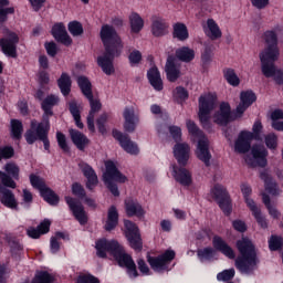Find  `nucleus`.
<instances>
[{"mask_svg":"<svg viewBox=\"0 0 283 283\" xmlns=\"http://www.w3.org/2000/svg\"><path fill=\"white\" fill-rule=\"evenodd\" d=\"M125 209L127 216H129L130 218L134 216H136L137 218H143V216H145V210L143 209V206H140V203H138L134 199L125 200Z\"/></svg>","mask_w":283,"mask_h":283,"instance_id":"nucleus-32","label":"nucleus"},{"mask_svg":"<svg viewBox=\"0 0 283 283\" xmlns=\"http://www.w3.org/2000/svg\"><path fill=\"white\" fill-rule=\"evenodd\" d=\"M212 119L217 125H228L231 120L238 119V117H235V112L231 114V105L223 102L220 104L219 109L214 112Z\"/></svg>","mask_w":283,"mask_h":283,"instance_id":"nucleus-11","label":"nucleus"},{"mask_svg":"<svg viewBox=\"0 0 283 283\" xmlns=\"http://www.w3.org/2000/svg\"><path fill=\"white\" fill-rule=\"evenodd\" d=\"M19 44V35L8 29L3 30V38L0 39V46L7 56H17V45Z\"/></svg>","mask_w":283,"mask_h":283,"instance_id":"nucleus-8","label":"nucleus"},{"mask_svg":"<svg viewBox=\"0 0 283 283\" xmlns=\"http://www.w3.org/2000/svg\"><path fill=\"white\" fill-rule=\"evenodd\" d=\"M118 226V209L112 206L107 212V220L105 223L106 231H113Z\"/></svg>","mask_w":283,"mask_h":283,"instance_id":"nucleus-36","label":"nucleus"},{"mask_svg":"<svg viewBox=\"0 0 283 283\" xmlns=\"http://www.w3.org/2000/svg\"><path fill=\"white\" fill-rule=\"evenodd\" d=\"M282 25H276L272 30L265 31L263 34L266 48H277V34H282Z\"/></svg>","mask_w":283,"mask_h":283,"instance_id":"nucleus-33","label":"nucleus"},{"mask_svg":"<svg viewBox=\"0 0 283 283\" xmlns=\"http://www.w3.org/2000/svg\"><path fill=\"white\" fill-rule=\"evenodd\" d=\"M57 85L63 94L67 96L72 90V78L66 73H62L61 77L57 80Z\"/></svg>","mask_w":283,"mask_h":283,"instance_id":"nucleus-42","label":"nucleus"},{"mask_svg":"<svg viewBox=\"0 0 283 283\" xmlns=\"http://www.w3.org/2000/svg\"><path fill=\"white\" fill-rule=\"evenodd\" d=\"M130 30L134 34H138L145 28V21L138 13H132L129 17Z\"/></svg>","mask_w":283,"mask_h":283,"instance_id":"nucleus-41","label":"nucleus"},{"mask_svg":"<svg viewBox=\"0 0 283 283\" xmlns=\"http://www.w3.org/2000/svg\"><path fill=\"white\" fill-rule=\"evenodd\" d=\"M280 59V49L277 46H265L260 53L261 64L275 63Z\"/></svg>","mask_w":283,"mask_h":283,"instance_id":"nucleus-29","label":"nucleus"},{"mask_svg":"<svg viewBox=\"0 0 283 283\" xmlns=\"http://www.w3.org/2000/svg\"><path fill=\"white\" fill-rule=\"evenodd\" d=\"M242 196L245 200V205L249 207V203L251 202L253 207H256L255 201H253V199L249 198V196H251L252 193V189L251 186L249 184H241L240 186Z\"/></svg>","mask_w":283,"mask_h":283,"instance_id":"nucleus-57","label":"nucleus"},{"mask_svg":"<svg viewBox=\"0 0 283 283\" xmlns=\"http://www.w3.org/2000/svg\"><path fill=\"white\" fill-rule=\"evenodd\" d=\"M213 107H216V96H213V94H205L200 96L199 119L205 129H209L210 114Z\"/></svg>","mask_w":283,"mask_h":283,"instance_id":"nucleus-5","label":"nucleus"},{"mask_svg":"<svg viewBox=\"0 0 283 283\" xmlns=\"http://www.w3.org/2000/svg\"><path fill=\"white\" fill-rule=\"evenodd\" d=\"M251 140H253V133L241 132L234 144V150L238 154H247L251 149Z\"/></svg>","mask_w":283,"mask_h":283,"instance_id":"nucleus-22","label":"nucleus"},{"mask_svg":"<svg viewBox=\"0 0 283 283\" xmlns=\"http://www.w3.org/2000/svg\"><path fill=\"white\" fill-rule=\"evenodd\" d=\"M101 39L105 48V53L97 57V65L101 66L104 74L112 76L114 74V59L120 56L123 52V40L116 32V29L109 24H104L101 29Z\"/></svg>","mask_w":283,"mask_h":283,"instance_id":"nucleus-1","label":"nucleus"},{"mask_svg":"<svg viewBox=\"0 0 283 283\" xmlns=\"http://www.w3.org/2000/svg\"><path fill=\"white\" fill-rule=\"evenodd\" d=\"M0 202L11 211H19V200L14 192L8 188H0Z\"/></svg>","mask_w":283,"mask_h":283,"instance_id":"nucleus-19","label":"nucleus"},{"mask_svg":"<svg viewBox=\"0 0 283 283\" xmlns=\"http://www.w3.org/2000/svg\"><path fill=\"white\" fill-rule=\"evenodd\" d=\"M263 203L265 205L271 218L277 220L281 216L280 211L277 210V208H275V206L271 203V198L266 193H263Z\"/></svg>","mask_w":283,"mask_h":283,"instance_id":"nucleus-51","label":"nucleus"},{"mask_svg":"<svg viewBox=\"0 0 283 283\" xmlns=\"http://www.w3.org/2000/svg\"><path fill=\"white\" fill-rule=\"evenodd\" d=\"M11 136L19 140L23 136V124L19 119L11 120Z\"/></svg>","mask_w":283,"mask_h":283,"instance_id":"nucleus-50","label":"nucleus"},{"mask_svg":"<svg viewBox=\"0 0 283 283\" xmlns=\"http://www.w3.org/2000/svg\"><path fill=\"white\" fill-rule=\"evenodd\" d=\"M260 178L263 180L265 189L271 196H280L282 193V190L279 189L277 184L273 180L269 171L263 170L260 174Z\"/></svg>","mask_w":283,"mask_h":283,"instance_id":"nucleus-28","label":"nucleus"},{"mask_svg":"<svg viewBox=\"0 0 283 283\" xmlns=\"http://www.w3.org/2000/svg\"><path fill=\"white\" fill-rule=\"evenodd\" d=\"M69 32L72 36H81L83 34V24L78 21H72L69 23Z\"/></svg>","mask_w":283,"mask_h":283,"instance_id":"nucleus-60","label":"nucleus"},{"mask_svg":"<svg viewBox=\"0 0 283 283\" xmlns=\"http://www.w3.org/2000/svg\"><path fill=\"white\" fill-rule=\"evenodd\" d=\"M50 220L45 219L36 228L31 227L27 229V234L29 235V238H32L33 240H39L41 235H44V233L50 232Z\"/></svg>","mask_w":283,"mask_h":283,"instance_id":"nucleus-31","label":"nucleus"},{"mask_svg":"<svg viewBox=\"0 0 283 283\" xmlns=\"http://www.w3.org/2000/svg\"><path fill=\"white\" fill-rule=\"evenodd\" d=\"M78 167L86 178V189L94 191V188L98 186V176L96 175V171L85 161H81Z\"/></svg>","mask_w":283,"mask_h":283,"instance_id":"nucleus-16","label":"nucleus"},{"mask_svg":"<svg viewBox=\"0 0 283 283\" xmlns=\"http://www.w3.org/2000/svg\"><path fill=\"white\" fill-rule=\"evenodd\" d=\"M14 156V148L10 146L0 147V160H8Z\"/></svg>","mask_w":283,"mask_h":283,"instance_id":"nucleus-62","label":"nucleus"},{"mask_svg":"<svg viewBox=\"0 0 283 283\" xmlns=\"http://www.w3.org/2000/svg\"><path fill=\"white\" fill-rule=\"evenodd\" d=\"M196 156L201 163H205L206 167L211 165V151L209 150V139L207 137L198 139Z\"/></svg>","mask_w":283,"mask_h":283,"instance_id":"nucleus-17","label":"nucleus"},{"mask_svg":"<svg viewBox=\"0 0 283 283\" xmlns=\"http://www.w3.org/2000/svg\"><path fill=\"white\" fill-rule=\"evenodd\" d=\"M197 255L201 262H205V260H213L218 255V252L213 248H205L198 250Z\"/></svg>","mask_w":283,"mask_h":283,"instance_id":"nucleus-53","label":"nucleus"},{"mask_svg":"<svg viewBox=\"0 0 283 283\" xmlns=\"http://www.w3.org/2000/svg\"><path fill=\"white\" fill-rule=\"evenodd\" d=\"M282 244H283L282 237L272 235L269 240L270 251H277L279 249H282Z\"/></svg>","mask_w":283,"mask_h":283,"instance_id":"nucleus-61","label":"nucleus"},{"mask_svg":"<svg viewBox=\"0 0 283 283\" xmlns=\"http://www.w3.org/2000/svg\"><path fill=\"white\" fill-rule=\"evenodd\" d=\"M77 283H101V281L92 274H82L77 277Z\"/></svg>","mask_w":283,"mask_h":283,"instance_id":"nucleus-64","label":"nucleus"},{"mask_svg":"<svg viewBox=\"0 0 283 283\" xmlns=\"http://www.w3.org/2000/svg\"><path fill=\"white\" fill-rule=\"evenodd\" d=\"M235 277V269L223 270L217 274L218 282H229Z\"/></svg>","mask_w":283,"mask_h":283,"instance_id":"nucleus-58","label":"nucleus"},{"mask_svg":"<svg viewBox=\"0 0 283 283\" xmlns=\"http://www.w3.org/2000/svg\"><path fill=\"white\" fill-rule=\"evenodd\" d=\"M128 60L130 65H138V63L143 61V53H140L138 50H134L129 53Z\"/></svg>","mask_w":283,"mask_h":283,"instance_id":"nucleus-63","label":"nucleus"},{"mask_svg":"<svg viewBox=\"0 0 283 283\" xmlns=\"http://www.w3.org/2000/svg\"><path fill=\"white\" fill-rule=\"evenodd\" d=\"M151 34L160 38L166 36V34H169V24L165 19L160 17H154L153 18V24H151Z\"/></svg>","mask_w":283,"mask_h":283,"instance_id":"nucleus-24","label":"nucleus"},{"mask_svg":"<svg viewBox=\"0 0 283 283\" xmlns=\"http://www.w3.org/2000/svg\"><path fill=\"white\" fill-rule=\"evenodd\" d=\"M174 258H176V252L167 250L159 256H148V264L156 273H165V271H171L169 264H171Z\"/></svg>","mask_w":283,"mask_h":283,"instance_id":"nucleus-6","label":"nucleus"},{"mask_svg":"<svg viewBox=\"0 0 283 283\" xmlns=\"http://www.w3.org/2000/svg\"><path fill=\"white\" fill-rule=\"evenodd\" d=\"M166 75L170 83H176L180 78V62L174 56H169L166 62Z\"/></svg>","mask_w":283,"mask_h":283,"instance_id":"nucleus-21","label":"nucleus"},{"mask_svg":"<svg viewBox=\"0 0 283 283\" xmlns=\"http://www.w3.org/2000/svg\"><path fill=\"white\" fill-rule=\"evenodd\" d=\"M124 128L126 132L132 133L136 130V125H138V115H136V109L134 106H126L124 108Z\"/></svg>","mask_w":283,"mask_h":283,"instance_id":"nucleus-20","label":"nucleus"},{"mask_svg":"<svg viewBox=\"0 0 283 283\" xmlns=\"http://www.w3.org/2000/svg\"><path fill=\"white\" fill-rule=\"evenodd\" d=\"M237 249L240 253V256L235 259V266L242 275H253L258 270V253L255 252V245L250 241L249 238H242L237 241Z\"/></svg>","mask_w":283,"mask_h":283,"instance_id":"nucleus-3","label":"nucleus"},{"mask_svg":"<svg viewBox=\"0 0 283 283\" xmlns=\"http://www.w3.org/2000/svg\"><path fill=\"white\" fill-rule=\"evenodd\" d=\"M170 171L172 178H175L176 182L181 185V187H191V185H193V176L189 169L172 165L170 166Z\"/></svg>","mask_w":283,"mask_h":283,"instance_id":"nucleus-13","label":"nucleus"},{"mask_svg":"<svg viewBox=\"0 0 283 283\" xmlns=\"http://www.w3.org/2000/svg\"><path fill=\"white\" fill-rule=\"evenodd\" d=\"M211 196L218 202V200H222L223 198H227L229 193L227 192V189L223 188L222 185H214V187L211 189Z\"/></svg>","mask_w":283,"mask_h":283,"instance_id":"nucleus-55","label":"nucleus"},{"mask_svg":"<svg viewBox=\"0 0 283 283\" xmlns=\"http://www.w3.org/2000/svg\"><path fill=\"white\" fill-rule=\"evenodd\" d=\"M124 227L125 235L132 249H134V251H140L143 249V239H140V232L138 231L136 223L129 220H124Z\"/></svg>","mask_w":283,"mask_h":283,"instance_id":"nucleus-10","label":"nucleus"},{"mask_svg":"<svg viewBox=\"0 0 283 283\" xmlns=\"http://www.w3.org/2000/svg\"><path fill=\"white\" fill-rule=\"evenodd\" d=\"M113 137L118 140L120 147L130 156H138L140 154V149L138 148V144L133 142L129 136L118 132L113 130Z\"/></svg>","mask_w":283,"mask_h":283,"instance_id":"nucleus-12","label":"nucleus"},{"mask_svg":"<svg viewBox=\"0 0 283 283\" xmlns=\"http://www.w3.org/2000/svg\"><path fill=\"white\" fill-rule=\"evenodd\" d=\"M279 70L280 69L275 67V62L261 64V72L265 78H273L277 74Z\"/></svg>","mask_w":283,"mask_h":283,"instance_id":"nucleus-46","label":"nucleus"},{"mask_svg":"<svg viewBox=\"0 0 283 283\" xmlns=\"http://www.w3.org/2000/svg\"><path fill=\"white\" fill-rule=\"evenodd\" d=\"M33 129L38 135L39 140L45 138V136H48V134L50 133V119L43 117V120L41 123L35 122V128Z\"/></svg>","mask_w":283,"mask_h":283,"instance_id":"nucleus-39","label":"nucleus"},{"mask_svg":"<svg viewBox=\"0 0 283 283\" xmlns=\"http://www.w3.org/2000/svg\"><path fill=\"white\" fill-rule=\"evenodd\" d=\"M172 154L181 167H187L191 158V147L187 143H177L172 148Z\"/></svg>","mask_w":283,"mask_h":283,"instance_id":"nucleus-15","label":"nucleus"},{"mask_svg":"<svg viewBox=\"0 0 283 283\" xmlns=\"http://www.w3.org/2000/svg\"><path fill=\"white\" fill-rule=\"evenodd\" d=\"M203 32L211 41H218V39L222 38V31L213 19L207 20L206 24H203Z\"/></svg>","mask_w":283,"mask_h":283,"instance_id":"nucleus-26","label":"nucleus"},{"mask_svg":"<svg viewBox=\"0 0 283 283\" xmlns=\"http://www.w3.org/2000/svg\"><path fill=\"white\" fill-rule=\"evenodd\" d=\"M147 77L151 87H154L156 92H163V77H160V71H158V67L153 66L147 72Z\"/></svg>","mask_w":283,"mask_h":283,"instance_id":"nucleus-34","label":"nucleus"},{"mask_svg":"<svg viewBox=\"0 0 283 283\" xmlns=\"http://www.w3.org/2000/svg\"><path fill=\"white\" fill-rule=\"evenodd\" d=\"M187 125V129L189 132V134H191V136H193V138H198V140H200V138H207V136H205V133H202V130H200V128H198V125H196V123L191 119H188L186 122Z\"/></svg>","mask_w":283,"mask_h":283,"instance_id":"nucleus-49","label":"nucleus"},{"mask_svg":"<svg viewBox=\"0 0 283 283\" xmlns=\"http://www.w3.org/2000/svg\"><path fill=\"white\" fill-rule=\"evenodd\" d=\"M40 195L42 196V198H44L45 202H48L49 205H52V206L59 205V196L55 192H53L52 189H50L49 187L42 192H40Z\"/></svg>","mask_w":283,"mask_h":283,"instance_id":"nucleus-52","label":"nucleus"},{"mask_svg":"<svg viewBox=\"0 0 283 283\" xmlns=\"http://www.w3.org/2000/svg\"><path fill=\"white\" fill-rule=\"evenodd\" d=\"M52 35L55 41L63 43V45H70L72 43V38L67 34V30L63 23H57L52 28Z\"/></svg>","mask_w":283,"mask_h":283,"instance_id":"nucleus-25","label":"nucleus"},{"mask_svg":"<svg viewBox=\"0 0 283 283\" xmlns=\"http://www.w3.org/2000/svg\"><path fill=\"white\" fill-rule=\"evenodd\" d=\"M4 171L6 172L0 170V181L3 187L17 189V182H14V180H19V166L14 163H8L4 166Z\"/></svg>","mask_w":283,"mask_h":283,"instance_id":"nucleus-9","label":"nucleus"},{"mask_svg":"<svg viewBox=\"0 0 283 283\" xmlns=\"http://www.w3.org/2000/svg\"><path fill=\"white\" fill-rule=\"evenodd\" d=\"M271 120H272V127L273 129H276V132H283V111L282 109H275L271 114Z\"/></svg>","mask_w":283,"mask_h":283,"instance_id":"nucleus-45","label":"nucleus"},{"mask_svg":"<svg viewBox=\"0 0 283 283\" xmlns=\"http://www.w3.org/2000/svg\"><path fill=\"white\" fill-rule=\"evenodd\" d=\"M77 85L82 90V94L86 96V98H92V83L85 76L77 77Z\"/></svg>","mask_w":283,"mask_h":283,"instance_id":"nucleus-44","label":"nucleus"},{"mask_svg":"<svg viewBox=\"0 0 283 283\" xmlns=\"http://www.w3.org/2000/svg\"><path fill=\"white\" fill-rule=\"evenodd\" d=\"M212 245L214 247L216 251H220L226 258H229V260H235V252L233 251V248L229 245L227 241H224L220 237H214L212 239Z\"/></svg>","mask_w":283,"mask_h":283,"instance_id":"nucleus-23","label":"nucleus"},{"mask_svg":"<svg viewBox=\"0 0 283 283\" xmlns=\"http://www.w3.org/2000/svg\"><path fill=\"white\" fill-rule=\"evenodd\" d=\"M249 209L250 211H252V214L254 216L258 224H260L262 229H266L269 227V223L266 222V218L262 216V211L260 210V208H258V206H253V203H251L250 201Z\"/></svg>","mask_w":283,"mask_h":283,"instance_id":"nucleus-43","label":"nucleus"},{"mask_svg":"<svg viewBox=\"0 0 283 283\" xmlns=\"http://www.w3.org/2000/svg\"><path fill=\"white\" fill-rule=\"evenodd\" d=\"M65 200L73 212L74 218L80 222V224H87V213L85 212L83 205L72 197H65Z\"/></svg>","mask_w":283,"mask_h":283,"instance_id":"nucleus-18","label":"nucleus"},{"mask_svg":"<svg viewBox=\"0 0 283 283\" xmlns=\"http://www.w3.org/2000/svg\"><path fill=\"white\" fill-rule=\"evenodd\" d=\"M30 182L32 187H34V189H38L40 191V193L48 189V186L45 185V180H43V178L36 175H30Z\"/></svg>","mask_w":283,"mask_h":283,"instance_id":"nucleus-54","label":"nucleus"},{"mask_svg":"<svg viewBox=\"0 0 283 283\" xmlns=\"http://www.w3.org/2000/svg\"><path fill=\"white\" fill-rule=\"evenodd\" d=\"M266 156H269V151L262 145H254L251 148L250 155L245 157V163L249 167H266Z\"/></svg>","mask_w":283,"mask_h":283,"instance_id":"nucleus-7","label":"nucleus"},{"mask_svg":"<svg viewBox=\"0 0 283 283\" xmlns=\"http://www.w3.org/2000/svg\"><path fill=\"white\" fill-rule=\"evenodd\" d=\"M95 249L98 258H107V253H111L119 266L126 269L128 277L136 279L138 271L134 259L125 252L116 240L99 239L95 243Z\"/></svg>","mask_w":283,"mask_h":283,"instance_id":"nucleus-2","label":"nucleus"},{"mask_svg":"<svg viewBox=\"0 0 283 283\" xmlns=\"http://www.w3.org/2000/svg\"><path fill=\"white\" fill-rule=\"evenodd\" d=\"M256 98L255 93L252 91L241 92L240 103L234 111V118H242L244 112L255 103Z\"/></svg>","mask_w":283,"mask_h":283,"instance_id":"nucleus-14","label":"nucleus"},{"mask_svg":"<svg viewBox=\"0 0 283 283\" xmlns=\"http://www.w3.org/2000/svg\"><path fill=\"white\" fill-rule=\"evenodd\" d=\"M90 101L91 111L87 116V127L90 132H95L94 126V116L96 115V112H101V102L98 99H94V95H91V97H86Z\"/></svg>","mask_w":283,"mask_h":283,"instance_id":"nucleus-30","label":"nucleus"},{"mask_svg":"<svg viewBox=\"0 0 283 283\" xmlns=\"http://www.w3.org/2000/svg\"><path fill=\"white\" fill-rule=\"evenodd\" d=\"M174 39H178V41H187L189 39V30L185 23L177 22L174 24Z\"/></svg>","mask_w":283,"mask_h":283,"instance_id":"nucleus-38","label":"nucleus"},{"mask_svg":"<svg viewBox=\"0 0 283 283\" xmlns=\"http://www.w3.org/2000/svg\"><path fill=\"white\" fill-rule=\"evenodd\" d=\"M59 103V97L56 95H50L42 102V109L44 112L43 118L50 119L52 116V107Z\"/></svg>","mask_w":283,"mask_h":283,"instance_id":"nucleus-37","label":"nucleus"},{"mask_svg":"<svg viewBox=\"0 0 283 283\" xmlns=\"http://www.w3.org/2000/svg\"><path fill=\"white\" fill-rule=\"evenodd\" d=\"M35 127H36V119H32L31 128L27 130V133L24 134L28 145H34V143L39 140V135L36 134V130H34Z\"/></svg>","mask_w":283,"mask_h":283,"instance_id":"nucleus-48","label":"nucleus"},{"mask_svg":"<svg viewBox=\"0 0 283 283\" xmlns=\"http://www.w3.org/2000/svg\"><path fill=\"white\" fill-rule=\"evenodd\" d=\"M33 129L38 135L39 140L45 138V136H48V134L50 133V119L43 117V120L41 123L35 122V128Z\"/></svg>","mask_w":283,"mask_h":283,"instance_id":"nucleus-40","label":"nucleus"},{"mask_svg":"<svg viewBox=\"0 0 283 283\" xmlns=\"http://www.w3.org/2000/svg\"><path fill=\"white\" fill-rule=\"evenodd\" d=\"M176 57L184 63H191L196 59V51L189 46H181L175 52Z\"/></svg>","mask_w":283,"mask_h":283,"instance_id":"nucleus-35","label":"nucleus"},{"mask_svg":"<svg viewBox=\"0 0 283 283\" xmlns=\"http://www.w3.org/2000/svg\"><path fill=\"white\" fill-rule=\"evenodd\" d=\"M54 276L48 272H38L32 283H53Z\"/></svg>","mask_w":283,"mask_h":283,"instance_id":"nucleus-56","label":"nucleus"},{"mask_svg":"<svg viewBox=\"0 0 283 283\" xmlns=\"http://www.w3.org/2000/svg\"><path fill=\"white\" fill-rule=\"evenodd\" d=\"M218 205L221 209V211H223V213L226 216H230L231 211H232V206H231V199L228 197H223V199H219L218 200Z\"/></svg>","mask_w":283,"mask_h":283,"instance_id":"nucleus-59","label":"nucleus"},{"mask_svg":"<svg viewBox=\"0 0 283 283\" xmlns=\"http://www.w3.org/2000/svg\"><path fill=\"white\" fill-rule=\"evenodd\" d=\"M223 76L232 87H238V85H240V77H238V74H235L233 69H226L223 71Z\"/></svg>","mask_w":283,"mask_h":283,"instance_id":"nucleus-47","label":"nucleus"},{"mask_svg":"<svg viewBox=\"0 0 283 283\" xmlns=\"http://www.w3.org/2000/svg\"><path fill=\"white\" fill-rule=\"evenodd\" d=\"M69 134L73 145H75L80 151H84L85 147L90 145V138H87V136H85L83 133L76 129H70Z\"/></svg>","mask_w":283,"mask_h":283,"instance_id":"nucleus-27","label":"nucleus"},{"mask_svg":"<svg viewBox=\"0 0 283 283\" xmlns=\"http://www.w3.org/2000/svg\"><path fill=\"white\" fill-rule=\"evenodd\" d=\"M105 167L106 170L103 174L104 184L106 185L107 189H109L111 193H113V196H120L118 186L114 182H127V176L118 171V168H116V164H114V161H106Z\"/></svg>","mask_w":283,"mask_h":283,"instance_id":"nucleus-4","label":"nucleus"}]
</instances>
